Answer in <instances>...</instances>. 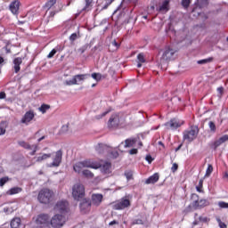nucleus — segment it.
Masks as SVG:
<instances>
[{"label":"nucleus","instance_id":"nucleus-1","mask_svg":"<svg viewBox=\"0 0 228 228\" xmlns=\"http://www.w3.org/2000/svg\"><path fill=\"white\" fill-rule=\"evenodd\" d=\"M53 195H54V192H53V191L45 188L39 191L37 200L41 204H49V202H51V200L53 199Z\"/></svg>","mask_w":228,"mask_h":228},{"label":"nucleus","instance_id":"nucleus-2","mask_svg":"<svg viewBox=\"0 0 228 228\" xmlns=\"http://www.w3.org/2000/svg\"><path fill=\"white\" fill-rule=\"evenodd\" d=\"M199 135V126H192L189 130L183 132V140H186L189 142H193L195 138Z\"/></svg>","mask_w":228,"mask_h":228},{"label":"nucleus","instance_id":"nucleus-3","mask_svg":"<svg viewBox=\"0 0 228 228\" xmlns=\"http://www.w3.org/2000/svg\"><path fill=\"white\" fill-rule=\"evenodd\" d=\"M90 77V74H78L73 76L71 80H66L64 84L67 86H72L74 85H79L80 83H83L86 79H88Z\"/></svg>","mask_w":228,"mask_h":228},{"label":"nucleus","instance_id":"nucleus-4","mask_svg":"<svg viewBox=\"0 0 228 228\" xmlns=\"http://www.w3.org/2000/svg\"><path fill=\"white\" fill-rule=\"evenodd\" d=\"M191 206L194 208V209H201V208H206L207 206H209V201L208 200H199V195L198 194H191Z\"/></svg>","mask_w":228,"mask_h":228},{"label":"nucleus","instance_id":"nucleus-5","mask_svg":"<svg viewBox=\"0 0 228 228\" xmlns=\"http://www.w3.org/2000/svg\"><path fill=\"white\" fill-rule=\"evenodd\" d=\"M53 156V162L48 165L50 168L57 167L61 165V159H63V151L61 150H59L53 153H52Z\"/></svg>","mask_w":228,"mask_h":228},{"label":"nucleus","instance_id":"nucleus-6","mask_svg":"<svg viewBox=\"0 0 228 228\" xmlns=\"http://www.w3.org/2000/svg\"><path fill=\"white\" fill-rule=\"evenodd\" d=\"M72 195L75 200H79L85 197V186L81 183H77L73 186Z\"/></svg>","mask_w":228,"mask_h":228},{"label":"nucleus","instance_id":"nucleus-7","mask_svg":"<svg viewBox=\"0 0 228 228\" xmlns=\"http://www.w3.org/2000/svg\"><path fill=\"white\" fill-rule=\"evenodd\" d=\"M55 213H61L63 216L69 211V201L68 200H60L56 203L54 207Z\"/></svg>","mask_w":228,"mask_h":228},{"label":"nucleus","instance_id":"nucleus-8","mask_svg":"<svg viewBox=\"0 0 228 228\" xmlns=\"http://www.w3.org/2000/svg\"><path fill=\"white\" fill-rule=\"evenodd\" d=\"M66 220L67 219L65 218V216L60 215V214H56L51 219V225H52V227H54V228L63 227V224H65Z\"/></svg>","mask_w":228,"mask_h":228},{"label":"nucleus","instance_id":"nucleus-9","mask_svg":"<svg viewBox=\"0 0 228 228\" xmlns=\"http://www.w3.org/2000/svg\"><path fill=\"white\" fill-rule=\"evenodd\" d=\"M156 12L159 13H167L170 11V0H163L155 4Z\"/></svg>","mask_w":228,"mask_h":228},{"label":"nucleus","instance_id":"nucleus-10","mask_svg":"<svg viewBox=\"0 0 228 228\" xmlns=\"http://www.w3.org/2000/svg\"><path fill=\"white\" fill-rule=\"evenodd\" d=\"M175 54V52L170 47L166 48L165 52L160 58V65H167L170 60H172V56Z\"/></svg>","mask_w":228,"mask_h":228},{"label":"nucleus","instance_id":"nucleus-11","mask_svg":"<svg viewBox=\"0 0 228 228\" xmlns=\"http://www.w3.org/2000/svg\"><path fill=\"white\" fill-rule=\"evenodd\" d=\"M130 206L131 201L129 200V199H127V197H124L113 205V209H126V208H129Z\"/></svg>","mask_w":228,"mask_h":228},{"label":"nucleus","instance_id":"nucleus-12","mask_svg":"<svg viewBox=\"0 0 228 228\" xmlns=\"http://www.w3.org/2000/svg\"><path fill=\"white\" fill-rule=\"evenodd\" d=\"M35 118V112L33 110L27 111L20 119V124H25V126H29L31 120Z\"/></svg>","mask_w":228,"mask_h":228},{"label":"nucleus","instance_id":"nucleus-13","mask_svg":"<svg viewBox=\"0 0 228 228\" xmlns=\"http://www.w3.org/2000/svg\"><path fill=\"white\" fill-rule=\"evenodd\" d=\"M37 226L45 227L49 224V216L45 214L39 215L36 220Z\"/></svg>","mask_w":228,"mask_h":228},{"label":"nucleus","instance_id":"nucleus-14","mask_svg":"<svg viewBox=\"0 0 228 228\" xmlns=\"http://www.w3.org/2000/svg\"><path fill=\"white\" fill-rule=\"evenodd\" d=\"M183 124V121L177 118H173L169 122H167L165 126L167 129H177V127H181Z\"/></svg>","mask_w":228,"mask_h":228},{"label":"nucleus","instance_id":"nucleus-15","mask_svg":"<svg viewBox=\"0 0 228 228\" xmlns=\"http://www.w3.org/2000/svg\"><path fill=\"white\" fill-rule=\"evenodd\" d=\"M23 60L24 58L22 57H16L13 59L12 63L15 74H19V72H20V65H22Z\"/></svg>","mask_w":228,"mask_h":228},{"label":"nucleus","instance_id":"nucleus-16","mask_svg":"<svg viewBox=\"0 0 228 228\" xmlns=\"http://www.w3.org/2000/svg\"><path fill=\"white\" fill-rule=\"evenodd\" d=\"M82 164L84 165V168H94V170H97V168L101 167V164L90 160H84L82 161Z\"/></svg>","mask_w":228,"mask_h":228},{"label":"nucleus","instance_id":"nucleus-17","mask_svg":"<svg viewBox=\"0 0 228 228\" xmlns=\"http://www.w3.org/2000/svg\"><path fill=\"white\" fill-rule=\"evenodd\" d=\"M53 157V153H39V155L36 158L37 163H42V161H46Z\"/></svg>","mask_w":228,"mask_h":228},{"label":"nucleus","instance_id":"nucleus-18","mask_svg":"<svg viewBox=\"0 0 228 228\" xmlns=\"http://www.w3.org/2000/svg\"><path fill=\"white\" fill-rule=\"evenodd\" d=\"M102 194H93L91 202L94 206H100L101 202H102Z\"/></svg>","mask_w":228,"mask_h":228},{"label":"nucleus","instance_id":"nucleus-19","mask_svg":"<svg viewBox=\"0 0 228 228\" xmlns=\"http://www.w3.org/2000/svg\"><path fill=\"white\" fill-rule=\"evenodd\" d=\"M159 181V174L155 173L145 180V184H156Z\"/></svg>","mask_w":228,"mask_h":228},{"label":"nucleus","instance_id":"nucleus-20","mask_svg":"<svg viewBox=\"0 0 228 228\" xmlns=\"http://www.w3.org/2000/svg\"><path fill=\"white\" fill-rule=\"evenodd\" d=\"M102 174H111V163L105 162L103 165H100Z\"/></svg>","mask_w":228,"mask_h":228},{"label":"nucleus","instance_id":"nucleus-21","mask_svg":"<svg viewBox=\"0 0 228 228\" xmlns=\"http://www.w3.org/2000/svg\"><path fill=\"white\" fill-rule=\"evenodd\" d=\"M85 6L81 9L80 13L81 12H85L86 13L87 12L92 11V8L94 7V0H85Z\"/></svg>","mask_w":228,"mask_h":228},{"label":"nucleus","instance_id":"nucleus-22","mask_svg":"<svg viewBox=\"0 0 228 228\" xmlns=\"http://www.w3.org/2000/svg\"><path fill=\"white\" fill-rule=\"evenodd\" d=\"M115 0H98V8H101V10H108V6L111 4Z\"/></svg>","mask_w":228,"mask_h":228},{"label":"nucleus","instance_id":"nucleus-23","mask_svg":"<svg viewBox=\"0 0 228 228\" xmlns=\"http://www.w3.org/2000/svg\"><path fill=\"white\" fill-rule=\"evenodd\" d=\"M19 6H20L19 1H14L11 3L9 8L12 13H13V15H17V13H19Z\"/></svg>","mask_w":228,"mask_h":228},{"label":"nucleus","instance_id":"nucleus-24","mask_svg":"<svg viewBox=\"0 0 228 228\" xmlns=\"http://www.w3.org/2000/svg\"><path fill=\"white\" fill-rule=\"evenodd\" d=\"M118 117L112 116L109 119V127H118Z\"/></svg>","mask_w":228,"mask_h":228},{"label":"nucleus","instance_id":"nucleus-25","mask_svg":"<svg viewBox=\"0 0 228 228\" xmlns=\"http://www.w3.org/2000/svg\"><path fill=\"white\" fill-rule=\"evenodd\" d=\"M136 143V138H129L125 140V149H128L131 147H134V144Z\"/></svg>","mask_w":228,"mask_h":228},{"label":"nucleus","instance_id":"nucleus-26","mask_svg":"<svg viewBox=\"0 0 228 228\" xmlns=\"http://www.w3.org/2000/svg\"><path fill=\"white\" fill-rule=\"evenodd\" d=\"M90 206H92V203H90L88 200H85L80 203V209L81 211H88L90 209Z\"/></svg>","mask_w":228,"mask_h":228},{"label":"nucleus","instance_id":"nucleus-27","mask_svg":"<svg viewBox=\"0 0 228 228\" xmlns=\"http://www.w3.org/2000/svg\"><path fill=\"white\" fill-rule=\"evenodd\" d=\"M7 127H8V122L6 121L0 122V136H2L3 134H5Z\"/></svg>","mask_w":228,"mask_h":228},{"label":"nucleus","instance_id":"nucleus-28","mask_svg":"<svg viewBox=\"0 0 228 228\" xmlns=\"http://www.w3.org/2000/svg\"><path fill=\"white\" fill-rule=\"evenodd\" d=\"M56 4V0H49L47 1L45 5H44V9L45 10H51L53 6H54Z\"/></svg>","mask_w":228,"mask_h":228},{"label":"nucleus","instance_id":"nucleus-29","mask_svg":"<svg viewBox=\"0 0 228 228\" xmlns=\"http://www.w3.org/2000/svg\"><path fill=\"white\" fill-rule=\"evenodd\" d=\"M74 171L77 172V174H80L83 168H85V166L83 165V162H77L73 167Z\"/></svg>","mask_w":228,"mask_h":228},{"label":"nucleus","instance_id":"nucleus-30","mask_svg":"<svg viewBox=\"0 0 228 228\" xmlns=\"http://www.w3.org/2000/svg\"><path fill=\"white\" fill-rule=\"evenodd\" d=\"M20 191H22V189L20 187H13L7 191V194L17 195V193H20Z\"/></svg>","mask_w":228,"mask_h":228},{"label":"nucleus","instance_id":"nucleus-31","mask_svg":"<svg viewBox=\"0 0 228 228\" xmlns=\"http://www.w3.org/2000/svg\"><path fill=\"white\" fill-rule=\"evenodd\" d=\"M20 226V218L15 217L11 221V227L12 228H18Z\"/></svg>","mask_w":228,"mask_h":228},{"label":"nucleus","instance_id":"nucleus-32","mask_svg":"<svg viewBox=\"0 0 228 228\" xmlns=\"http://www.w3.org/2000/svg\"><path fill=\"white\" fill-rule=\"evenodd\" d=\"M137 60H138L137 67L138 69H140L142 68V63H145V55H143V53H139L137 55Z\"/></svg>","mask_w":228,"mask_h":228},{"label":"nucleus","instance_id":"nucleus-33","mask_svg":"<svg viewBox=\"0 0 228 228\" xmlns=\"http://www.w3.org/2000/svg\"><path fill=\"white\" fill-rule=\"evenodd\" d=\"M125 177H126V181H133L134 178L133 177L134 173L132 170H126L124 173Z\"/></svg>","mask_w":228,"mask_h":228},{"label":"nucleus","instance_id":"nucleus-34","mask_svg":"<svg viewBox=\"0 0 228 228\" xmlns=\"http://www.w3.org/2000/svg\"><path fill=\"white\" fill-rule=\"evenodd\" d=\"M83 176L87 177V179H94V173L88 169L82 171Z\"/></svg>","mask_w":228,"mask_h":228},{"label":"nucleus","instance_id":"nucleus-35","mask_svg":"<svg viewBox=\"0 0 228 228\" xmlns=\"http://www.w3.org/2000/svg\"><path fill=\"white\" fill-rule=\"evenodd\" d=\"M95 150L97 151V152L99 154H102V152H104V151H106V145L103 143H99L96 147Z\"/></svg>","mask_w":228,"mask_h":228},{"label":"nucleus","instance_id":"nucleus-36","mask_svg":"<svg viewBox=\"0 0 228 228\" xmlns=\"http://www.w3.org/2000/svg\"><path fill=\"white\" fill-rule=\"evenodd\" d=\"M90 77H93V79L99 82L101 81V79H102V77H104V76H102V74L101 73H93L92 75H90Z\"/></svg>","mask_w":228,"mask_h":228},{"label":"nucleus","instance_id":"nucleus-37","mask_svg":"<svg viewBox=\"0 0 228 228\" xmlns=\"http://www.w3.org/2000/svg\"><path fill=\"white\" fill-rule=\"evenodd\" d=\"M19 145L20 147H23V149H27L28 151H31V149H32V146L24 141L19 142Z\"/></svg>","mask_w":228,"mask_h":228},{"label":"nucleus","instance_id":"nucleus-38","mask_svg":"<svg viewBox=\"0 0 228 228\" xmlns=\"http://www.w3.org/2000/svg\"><path fill=\"white\" fill-rule=\"evenodd\" d=\"M213 174V165L208 164V168L206 170L205 177H209Z\"/></svg>","mask_w":228,"mask_h":228},{"label":"nucleus","instance_id":"nucleus-39","mask_svg":"<svg viewBox=\"0 0 228 228\" xmlns=\"http://www.w3.org/2000/svg\"><path fill=\"white\" fill-rule=\"evenodd\" d=\"M208 127H209L211 133H216V125H215V122L209 121Z\"/></svg>","mask_w":228,"mask_h":228},{"label":"nucleus","instance_id":"nucleus-40","mask_svg":"<svg viewBox=\"0 0 228 228\" xmlns=\"http://www.w3.org/2000/svg\"><path fill=\"white\" fill-rule=\"evenodd\" d=\"M213 61V58H208V59H203L200 61H198L199 65H206V63H211Z\"/></svg>","mask_w":228,"mask_h":228},{"label":"nucleus","instance_id":"nucleus-41","mask_svg":"<svg viewBox=\"0 0 228 228\" xmlns=\"http://www.w3.org/2000/svg\"><path fill=\"white\" fill-rule=\"evenodd\" d=\"M8 181H11L10 177H8V176L2 177L0 179V186L1 187L4 186L5 183H8Z\"/></svg>","mask_w":228,"mask_h":228},{"label":"nucleus","instance_id":"nucleus-42","mask_svg":"<svg viewBox=\"0 0 228 228\" xmlns=\"http://www.w3.org/2000/svg\"><path fill=\"white\" fill-rule=\"evenodd\" d=\"M110 47H114V48H113V51H117V49H118V47H120V44H118V43L117 42V40H114V41H112V42L110 43Z\"/></svg>","mask_w":228,"mask_h":228},{"label":"nucleus","instance_id":"nucleus-43","mask_svg":"<svg viewBox=\"0 0 228 228\" xmlns=\"http://www.w3.org/2000/svg\"><path fill=\"white\" fill-rule=\"evenodd\" d=\"M49 108H51V106L47 104H43L41 105V107H39V111H41V113H45L47 110H49Z\"/></svg>","mask_w":228,"mask_h":228},{"label":"nucleus","instance_id":"nucleus-44","mask_svg":"<svg viewBox=\"0 0 228 228\" xmlns=\"http://www.w3.org/2000/svg\"><path fill=\"white\" fill-rule=\"evenodd\" d=\"M148 15H154V12H156V5H151L148 7Z\"/></svg>","mask_w":228,"mask_h":228},{"label":"nucleus","instance_id":"nucleus-45","mask_svg":"<svg viewBox=\"0 0 228 228\" xmlns=\"http://www.w3.org/2000/svg\"><path fill=\"white\" fill-rule=\"evenodd\" d=\"M88 47H90V45L88 44L84 45L78 49V53H80V54H83V53H85L86 49H88Z\"/></svg>","mask_w":228,"mask_h":228},{"label":"nucleus","instance_id":"nucleus-46","mask_svg":"<svg viewBox=\"0 0 228 228\" xmlns=\"http://www.w3.org/2000/svg\"><path fill=\"white\" fill-rule=\"evenodd\" d=\"M191 3V0H182V6L183 8H189Z\"/></svg>","mask_w":228,"mask_h":228},{"label":"nucleus","instance_id":"nucleus-47","mask_svg":"<svg viewBox=\"0 0 228 228\" xmlns=\"http://www.w3.org/2000/svg\"><path fill=\"white\" fill-rule=\"evenodd\" d=\"M199 6L200 8H204V6H208V0H197Z\"/></svg>","mask_w":228,"mask_h":228},{"label":"nucleus","instance_id":"nucleus-48","mask_svg":"<svg viewBox=\"0 0 228 228\" xmlns=\"http://www.w3.org/2000/svg\"><path fill=\"white\" fill-rule=\"evenodd\" d=\"M61 8H63V4H59V10L51 12H50V17H54V15H56V13H58V12H61Z\"/></svg>","mask_w":228,"mask_h":228},{"label":"nucleus","instance_id":"nucleus-49","mask_svg":"<svg viewBox=\"0 0 228 228\" xmlns=\"http://www.w3.org/2000/svg\"><path fill=\"white\" fill-rule=\"evenodd\" d=\"M216 222L218 223L220 228H227V224L222 222V219H220V217H216Z\"/></svg>","mask_w":228,"mask_h":228},{"label":"nucleus","instance_id":"nucleus-50","mask_svg":"<svg viewBox=\"0 0 228 228\" xmlns=\"http://www.w3.org/2000/svg\"><path fill=\"white\" fill-rule=\"evenodd\" d=\"M223 142H221L220 139L216 140L214 143H213V149L214 151H216V149H218V147H220L222 145Z\"/></svg>","mask_w":228,"mask_h":228},{"label":"nucleus","instance_id":"nucleus-51","mask_svg":"<svg viewBox=\"0 0 228 228\" xmlns=\"http://www.w3.org/2000/svg\"><path fill=\"white\" fill-rule=\"evenodd\" d=\"M202 184H204V179H200V182H199V185L196 186V190L200 193V191H202Z\"/></svg>","mask_w":228,"mask_h":228},{"label":"nucleus","instance_id":"nucleus-52","mask_svg":"<svg viewBox=\"0 0 228 228\" xmlns=\"http://www.w3.org/2000/svg\"><path fill=\"white\" fill-rule=\"evenodd\" d=\"M218 206L219 208H221L222 209H227L228 208V203L224 202V201H219L218 202Z\"/></svg>","mask_w":228,"mask_h":228},{"label":"nucleus","instance_id":"nucleus-53","mask_svg":"<svg viewBox=\"0 0 228 228\" xmlns=\"http://www.w3.org/2000/svg\"><path fill=\"white\" fill-rule=\"evenodd\" d=\"M198 219L199 222H201L202 224H208V222H209V218H208L207 216H200Z\"/></svg>","mask_w":228,"mask_h":228},{"label":"nucleus","instance_id":"nucleus-54","mask_svg":"<svg viewBox=\"0 0 228 228\" xmlns=\"http://www.w3.org/2000/svg\"><path fill=\"white\" fill-rule=\"evenodd\" d=\"M132 225H143V220L135 219L133 221Z\"/></svg>","mask_w":228,"mask_h":228},{"label":"nucleus","instance_id":"nucleus-55","mask_svg":"<svg viewBox=\"0 0 228 228\" xmlns=\"http://www.w3.org/2000/svg\"><path fill=\"white\" fill-rule=\"evenodd\" d=\"M32 149H31L32 151L30 152V156H35V154H37V151H38V145L33 144Z\"/></svg>","mask_w":228,"mask_h":228},{"label":"nucleus","instance_id":"nucleus-56","mask_svg":"<svg viewBox=\"0 0 228 228\" xmlns=\"http://www.w3.org/2000/svg\"><path fill=\"white\" fill-rule=\"evenodd\" d=\"M197 216H199V214L194 215L195 220L192 223V227H195V225H199V224H200V221H199V219H197Z\"/></svg>","mask_w":228,"mask_h":228},{"label":"nucleus","instance_id":"nucleus-57","mask_svg":"<svg viewBox=\"0 0 228 228\" xmlns=\"http://www.w3.org/2000/svg\"><path fill=\"white\" fill-rule=\"evenodd\" d=\"M219 141L222 143H225V142H228V135L227 134L223 135L222 137L219 138Z\"/></svg>","mask_w":228,"mask_h":228},{"label":"nucleus","instance_id":"nucleus-58","mask_svg":"<svg viewBox=\"0 0 228 228\" xmlns=\"http://www.w3.org/2000/svg\"><path fill=\"white\" fill-rule=\"evenodd\" d=\"M57 52H58V51H56V49H53V50L49 53V54L47 55V58H48V59L53 58L54 54H56Z\"/></svg>","mask_w":228,"mask_h":228},{"label":"nucleus","instance_id":"nucleus-59","mask_svg":"<svg viewBox=\"0 0 228 228\" xmlns=\"http://www.w3.org/2000/svg\"><path fill=\"white\" fill-rule=\"evenodd\" d=\"M178 168H179V165H177V163H174L171 167V172L175 173V172H177Z\"/></svg>","mask_w":228,"mask_h":228},{"label":"nucleus","instance_id":"nucleus-60","mask_svg":"<svg viewBox=\"0 0 228 228\" xmlns=\"http://www.w3.org/2000/svg\"><path fill=\"white\" fill-rule=\"evenodd\" d=\"M77 39V34H76V33L71 34V36L69 37V40L71 42H74Z\"/></svg>","mask_w":228,"mask_h":228},{"label":"nucleus","instance_id":"nucleus-61","mask_svg":"<svg viewBox=\"0 0 228 228\" xmlns=\"http://www.w3.org/2000/svg\"><path fill=\"white\" fill-rule=\"evenodd\" d=\"M145 159L148 161V163H152V161H154V159H152V156L151 155H147Z\"/></svg>","mask_w":228,"mask_h":228},{"label":"nucleus","instance_id":"nucleus-62","mask_svg":"<svg viewBox=\"0 0 228 228\" xmlns=\"http://www.w3.org/2000/svg\"><path fill=\"white\" fill-rule=\"evenodd\" d=\"M129 154H131V155L138 154V150L137 149H132V150L129 151Z\"/></svg>","mask_w":228,"mask_h":228},{"label":"nucleus","instance_id":"nucleus-63","mask_svg":"<svg viewBox=\"0 0 228 228\" xmlns=\"http://www.w3.org/2000/svg\"><path fill=\"white\" fill-rule=\"evenodd\" d=\"M108 113H110V111L102 112V115L97 116L96 118H102V117H106Z\"/></svg>","mask_w":228,"mask_h":228},{"label":"nucleus","instance_id":"nucleus-64","mask_svg":"<svg viewBox=\"0 0 228 228\" xmlns=\"http://www.w3.org/2000/svg\"><path fill=\"white\" fill-rule=\"evenodd\" d=\"M0 99H6V93L1 92L0 93Z\"/></svg>","mask_w":228,"mask_h":228}]
</instances>
